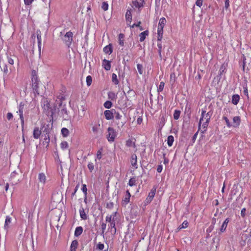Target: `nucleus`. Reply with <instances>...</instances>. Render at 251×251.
<instances>
[{
  "mask_svg": "<svg viewBox=\"0 0 251 251\" xmlns=\"http://www.w3.org/2000/svg\"><path fill=\"white\" fill-rule=\"evenodd\" d=\"M125 124V122H117V125L118 127H122L124 126Z\"/></svg>",
  "mask_w": 251,
  "mask_h": 251,
  "instance_id": "nucleus-60",
  "label": "nucleus"
},
{
  "mask_svg": "<svg viewBox=\"0 0 251 251\" xmlns=\"http://www.w3.org/2000/svg\"><path fill=\"white\" fill-rule=\"evenodd\" d=\"M211 113L210 112H206L205 110L202 109L201 115L199 123V129L201 130L202 133H204L208 126L211 117Z\"/></svg>",
  "mask_w": 251,
  "mask_h": 251,
  "instance_id": "nucleus-1",
  "label": "nucleus"
},
{
  "mask_svg": "<svg viewBox=\"0 0 251 251\" xmlns=\"http://www.w3.org/2000/svg\"><path fill=\"white\" fill-rule=\"evenodd\" d=\"M79 214L82 220H86L87 219V215L85 212L84 209L83 207L80 208Z\"/></svg>",
  "mask_w": 251,
  "mask_h": 251,
  "instance_id": "nucleus-24",
  "label": "nucleus"
},
{
  "mask_svg": "<svg viewBox=\"0 0 251 251\" xmlns=\"http://www.w3.org/2000/svg\"><path fill=\"white\" fill-rule=\"evenodd\" d=\"M157 47L158 48L159 54L161 55V49H162V45H161V43H157Z\"/></svg>",
  "mask_w": 251,
  "mask_h": 251,
  "instance_id": "nucleus-56",
  "label": "nucleus"
},
{
  "mask_svg": "<svg viewBox=\"0 0 251 251\" xmlns=\"http://www.w3.org/2000/svg\"><path fill=\"white\" fill-rule=\"evenodd\" d=\"M126 146L127 147H130L132 146L135 147V143L133 142L132 140L131 139H128L126 142Z\"/></svg>",
  "mask_w": 251,
  "mask_h": 251,
  "instance_id": "nucleus-41",
  "label": "nucleus"
},
{
  "mask_svg": "<svg viewBox=\"0 0 251 251\" xmlns=\"http://www.w3.org/2000/svg\"><path fill=\"white\" fill-rule=\"evenodd\" d=\"M104 245L100 243H99L97 245L98 248L100 250H102L104 249Z\"/></svg>",
  "mask_w": 251,
  "mask_h": 251,
  "instance_id": "nucleus-55",
  "label": "nucleus"
},
{
  "mask_svg": "<svg viewBox=\"0 0 251 251\" xmlns=\"http://www.w3.org/2000/svg\"><path fill=\"white\" fill-rule=\"evenodd\" d=\"M188 225L189 223L188 222V221L187 220H185L184 221H183L182 224L179 226L178 229H181L182 228H185L188 226Z\"/></svg>",
  "mask_w": 251,
  "mask_h": 251,
  "instance_id": "nucleus-32",
  "label": "nucleus"
},
{
  "mask_svg": "<svg viewBox=\"0 0 251 251\" xmlns=\"http://www.w3.org/2000/svg\"><path fill=\"white\" fill-rule=\"evenodd\" d=\"M92 83V77L91 75H88L86 77V84L88 86L91 85Z\"/></svg>",
  "mask_w": 251,
  "mask_h": 251,
  "instance_id": "nucleus-38",
  "label": "nucleus"
},
{
  "mask_svg": "<svg viewBox=\"0 0 251 251\" xmlns=\"http://www.w3.org/2000/svg\"><path fill=\"white\" fill-rule=\"evenodd\" d=\"M103 105L105 108L109 109L111 107L112 103L110 101L107 100L104 103Z\"/></svg>",
  "mask_w": 251,
  "mask_h": 251,
  "instance_id": "nucleus-44",
  "label": "nucleus"
},
{
  "mask_svg": "<svg viewBox=\"0 0 251 251\" xmlns=\"http://www.w3.org/2000/svg\"><path fill=\"white\" fill-rule=\"evenodd\" d=\"M102 149L99 150L97 152V158L100 160L102 157Z\"/></svg>",
  "mask_w": 251,
  "mask_h": 251,
  "instance_id": "nucleus-43",
  "label": "nucleus"
},
{
  "mask_svg": "<svg viewBox=\"0 0 251 251\" xmlns=\"http://www.w3.org/2000/svg\"><path fill=\"white\" fill-rule=\"evenodd\" d=\"M130 197L125 195L124 199L122 200V203L123 205H126L130 201Z\"/></svg>",
  "mask_w": 251,
  "mask_h": 251,
  "instance_id": "nucleus-28",
  "label": "nucleus"
},
{
  "mask_svg": "<svg viewBox=\"0 0 251 251\" xmlns=\"http://www.w3.org/2000/svg\"><path fill=\"white\" fill-rule=\"evenodd\" d=\"M149 32L147 30L141 32L139 34V41L141 42H143L146 39V37L149 35Z\"/></svg>",
  "mask_w": 251,
  "mask_h": 251,
  "instance_id": "nucleus-16",
  "label": "nucleus"
},
{
  "mask_svg": "<svg viewBox=\"0 0 251 251\" xmlns=\"http://www.w3.org/2000/svg\"><path fill=\"white\" fill-rule=\"evenodd\" d=\"M78 241L76 240H73L70 246V251H76V250L78 247Z\"/></svg>",
  "mask_w": 251,
  "mask_h": 251,
  "instance_id": "nucleus-18",
  "label": "nucleus"
},
{
  "mask_svg": "<svg viewBox=\"0 0 251 251\" xmlns=\"http://www.w3.org/2000/svg\"><path fill=\"white\" fill-rule=\"evenodd\" d=\"M8 62L11 65L14 64V60L10 57H8Z\"/></svg>",
  "mask_w": 251,
  "mask_h": 251,
  "instance_id": "nucleus-62",
  "label": "nucleus"
},
{
  "mask_svg": "<svg viewBox=\"0 0 251 251\" xmlns=\"http://www.w3.org/2000/svg\"><path fill=\"white\" fill-rule=\"evenodd\" d=\"M37 40H38V46L39 49H41L42 45V37L41 36L37 33Z\"/></svg>",
  "mask_w": 251,
  "mask_h": 251,
  "instance_id": "nucleus-36",
  "label": "nucleus"
},
{
  "mask_svg": "<svg viewBox=\"0 0 251 251\" xmlns=\"http://www.w3.org/2000/svg\"><path fill=\"white\" fill-rule=\"evenodd\" d=\"M11 222V218L8 216H6L4 224L5 227H8L9 224H10Z\"/></svg>",
  "mask_w": 251,
  "mask_h": 251,
  "instance_id": "nucleus-34",
  "label": "nucleus"
},
{
  "mask_svg": "<svg viewBox=\"0 0 251 251\" xmlns=\"http://www.w3.org/2000/svg\"><path fill=\"white\" fill-rule=\"evenodd\" d=\"M117 214L118 213L116 211L110 215H107L105 217V221L108 223V230L113 235L115 234L117 231L116 222Z\"/></svg>",
  "mask_w": 251,
  "mask_h": 251,
  "instance_id": "nucleus-2",
  "label": "nucleus"
},
{
  "mask_svg": "<svg viewBox=\"0 0 251 251\" xmlns=\"http://www.w3.org/2000/svg\"><path fill=\"white\" fill-rule=\"evenodd\" d=\"M244 93L245 95H246L247 97H248L249 96V94H248V89L247 88H244Z\"/></svg>",
  "mask_w": 251,
  "mask_h": 251,
  "instance_id": "nucleus-64",
  "label": "nucleus"
},
{
  "mask_svg": "<svg viewBox=\"0 0 251 251\" xmlns=\"http://www.w3.org/2000/svg\"><path fill=\"white\" fill-rule=\"evenodd\" d=\"M60 147L62 150L66 149L68 148V144L66 141H63L60 144Z\"/></svg>",
  "mask_w": 251,
  "mask_h": 251,
  "instance_id": "nucleus-39",
  "label": "nucleus"
},
{
  "mask_svg": "<svg viewBox=\"0 0 251 251\" xmlns=\"http://www.w3.org/2000/svg\"><path fill=\"white\" fill-rule=\"evenodd\" d=\"M100 122L92 124V130L94 134H97L100 130Z\"/></svg>",
  "mask_w": 251,
  "mask_h": 251,
  "instance_id": "nucleus-5",
  "label": "nucleus"
},
{
  "mask_svg": "<svg viewBox=\"0 0 251 251\" xmlns=\"http://www.w3.org/2000/svg\"><path fill=\"white\" fill-rule=\"evenodd\" d=\"M108 134H107V139L109 142H112L114 141L117 135L116 132L113 128L109 127L107 129Z\"/></svg>",
  "mask_w": 251,
  "mask_h": 251,
  "instance_id": "nucleus-4",
  "label": "nucleus"
},
{
  "mask_svg": "<svg viewBox=\"0 0 251 251\" xmlns=\"http://www.w3.org/2000/svg\"><path fill=\"white\" fill-rule=\"evenodd\" d=\"M82 192H83L84 196L86 197L87 194V188L86 184H83L81 188Z\"/></svg>",
  "mask_w": 251,
  "mask_h": 251,
  "instance_id": "nucleus-47",
  "label": "nucleus"
},
{
  "mask_svg": "<svg viewBox=\"0 0 251 251\" xmlns=\"http://www.w3.org/2000/svg\"><path fill=\"white\" fill-rule=\"evenodd\" d=\"M20 119L21 120V126H22V127H23V126H24V117H22V118H20Z\"/></svg>",
  "mask_w": 251,
  "mask_h": 251,
  "instance_id": "nucleus-63",
  "label": "nucleus"
},
{
  "mask_svg": "<svg viewBox=\"0 0 251 251\" xmlns=\"http://www.w3.org/2000/svg\"><path fill=\"white\" fill-rule=\"evenodd\" d=\"M156 189H152L150 192L149 194V195L148 197L146 199V201L147 202H151L153 198H154L155 194Z\"/></svg>",
  "mask_w": 251,
  "mask_h": 251,
  "instance_id": "nucleus-13",
  "label": "nucleus"
},
{
  "mask_svg": "<svg viewBox=\"0 0 251 251\" xmlns=\"http://www.w3.org/2000/svg\"><path fill=\"white\" fill-rule=\"evenodd\" d=\"M62 40L68 47H70L73 41V32L71 31L67 32L62 38Z\"/></svg>",
  "mask_w": 251,
  "mask_h": 251,
  "instance_id": "nucleus-3",
  "label": "nucleus"
},
{
  "mask_svg": "<svg viewBox=\"0 0 251 251\" xmlns=\"http://www.w3.org/2000/svg\"><path fill=\"white\" fill-rule=\"evenodd\" d=\"M229 6V0H226L225 3V7L226 9H227Z\"/></svg>",
  "mask_w": 251,
  "mask_h": 251,
  "instance_id": "nucleus-61",
  "label": "nucleus"
},
{
  "mask_svg": "<svg viewBox=\"0 0 251 251\" xmlns=\"http://www.w3.org/2000/svg\"><path fill=\"white\" fill-rule=\"evenodd\" d=\"M112 47L111 44L106 46L103 48V51L107 54H110L112 52Z\"/></svg>",
  "mask_w": 251,
  "mask_h": 251,
  "instance_id": "nucleus-21",
  "label": "nucleus"
},
{
  "mask_svg": "<svg viewBox=\"0 0 251 251\" xmlns=\"http://www.w3.org/2000/svg\"><path fill=\"white\" fill-rule=\"evenodd\" d=\"M223 119L225 121L226 125L228 128H230L232 126V124L230 122L229 119L226 116H223Z\"/></svg>",
  "mask_w": 251,
  "mask_h": 251,
  "instance_id": "nucleus-33",
  "label": "nucleus"
},
{
  "mask_svg": "<svg viewBox=\"0 0 251 251\" xmlns=\"http://www.w3.org/2000/svg\"><path fill=\"white\" fill-rule=\"evenodd\" d=\"M101 234L104 235L106 227V224L104 223H102L101 225Z\"/></svg>",
  "mask_w": 251,
  "mask_h": 251,
  "instance_id": "nucleus-45",
  "label": "nucleus"
},
{
  "mask_svg": "<svg viewBox=\"0 0 251 251\" xmlns=\"http://www.w3.org/2000/svg\"><path fill=\"white\" fill-rule=\"evenodd\" d=\"M174 141V138L173 135H169L167 138V144L169 147H171L173 145Z\"/></svg>",
  "mask_w": 251,
  "mask_h": 251,
  "instance_id": "nucleus-26",
  "label": "nucleus"
},
{
  "mask_svg": "<svg viewBox=\"0 0 251 251\" xmlns=\"http://www.w3.org/2000/svg\"><path fill=\"white\" fill-rule=\"evenodd\" d=\"M50 142V134L48 131H47L46 133L44 134V138L43 141V144L46 146L47 148L49 146V143Z\"/></svg>",
  "mask_w": 251,
  "mask_h": 251,
  "instance_id": "nucleus-9",
  "label": "nucleus"
},
{
  "mask_svg": "<svg viewBox=\"0 0 251 251\" xmlns=\"http://www.w3.org/2000/svg\"><path fill=\"white\" fill-rule=\"evenodd\" d=\"M102 66L106 71H109L111 69V62L104 59L102 60Z\"/></svg>",
  "mask_w": 251,
  "mask_h": 251,
  "instance_id": "nucleus-10",
  "label": "nucleus"
},
{
  "mask_svg": "<svg viewBox=\"0 0 251 251\" xmlns=\"http://www.w3.org/2000/svg\"><path fill=\"white\" fill-rule=\"evenodd\" d=\"M164 85H165V83L163 81L160 82L159 87H158V89H157L158 92L162 91L164 89Z\"/></svg>",
  "mask_w": 251,
  "mask_h": 251,
  "instance_id": "nucleus-46",
  "label": "nucleus"
},
{
  "mask_svg": "<svg viewBox=\"0 0 251 251\" xmlns=\"http://www.w3.org/2000/svg\"><path fill=\"white\" fill-rule=\"evenodd\" d=\"M114 117H115V119L117 120H120L122 116L119 112H116L115 110H114Z\"/></svg>",
  "mask_w": 251,
  "mask_h": 251,
  "instance_id": "nucleus-40",
  "label": "nucleus"
},
{
  "mask_svg": "<svg viewBox=\"0 0 251 251\" xmlns=\"http://www.w3.org/2000/svg\"><path fill=\"white\" fill-rule=\"evenodd\" d=\"M126 19L127 25H130L132 21V15L130 10H127L126 14Z\"/></svg>",
  "mask_w": 251,
  "mask_h": 251,
  "instance_id": "nucleus-12",
  "label": "nucleus"
},
{
  "mask_svg": "<svg viewBox=\"0 0 251 251\" xmlns=\"http://www.w3.org/2000/svg\"><path fill=\"white\" fill-rule=\"evenodd\" d=\"M41 130H42L44 134L46 133L47 131H48V132L50 133V130L49 129V125H47L46 126H43Z\"/></svg>",
  "mask_w": 251,
  "mask_h": 251,
  "instance_id": "nucleus-48",
  "label": "nucleus"
},
{
  "mask_svg": "<svg viewBox=\"0 0 251 251\" xmlns=\"http://www.w3.org/2000/svg\"><path fill=\"white\" fill-rule=\"evenodd\" d=\"M106 207L110 210H111L114 207V203L113 202H109L106 203Z\"/></svg>",
  "mask_w": 251,
  "mask_h": 251,
  "instance_id": "nucleus-49",
  "label": "nucleus"
},
{
  "mask_svg": "<svg viewBox=\"0 0 251 251\" xmlns=\"http://www.w3.org/2000/svg\"><path fill=\"white\" fill-rule=\"evenodd\" d=\"M166 22H167V21L165 18H164V17L161 18L159 20V22L158 26L164 27L166 24Z\"/></svg>",
  "mask_w": 251,
  "mask_h": 251,
  "instance_id": "nucleus-29",
  "label": "nucleus"
},
{
  "mask_svg": "<svg viewBox=\"0 0 251 251\" xmlns=\"http://www.w3.org/2000/svg\"><path fill=\"white\" fill-rule=\"evenodd\" d=\"M144 0H136L133 1V5L136 7L140 8L143 6Z\"/></svg>",
  "mask_w": 251,
  "mask_h": 251,
  "instance_id": "nucleus-17",
  "label": "nucleus"
},
{
  "mask_svg": "<svg viewBox=\"0 0 251 251\" xmlns=\"http://www.w3.org/2000/svg\"><path fill=\"white\" fill-rule=\"evenodd\" d=\"M108 7H109V5H108L107 2L104 1L102 3L101 8L104 11H107L108 9Z\"/></svg>",
  "mask_w": 251,
  "mask_h": 251,
  "instance_id": "nucleus-37",
  "label": "nucleus"
},
{
  "mask_svg": "<svg viewBox=\"0 0 251 251\" xmlns=\"http://www.w3.org/2000/svg\"><path fill=\"white\" fill-rule=\"evenodd\" d=\"M163 167L162 165H159L157 167V171L158 173H161L162 171Z\"/></svg>",
  "mask_w": 251,
  "mask_h": 251,
  "instance_id": "nucleus-58",
  "label": "nucleus"
},
{
  "mask_svg": "<svg viewBox=\"0 0 251 251\" xmlns=\"http://www.w3.org/2000/svg\"><path fill=\"white\" fill-rule=\"evenodd\" d=\"M141 24V21H139L137 24H134L132 25L130 24V25H128L130 27V28H134V27H139L140 25Z\"/></svg>",
  "mask_w": 251,
  "mask_h": 251,
  "instance_id": "nucleus-52",
  "label": "nucleus"
},
{
  "mask_svg": "<svg viewBox=\"0 0 251 251\" xmlns=\"http://www.w3.org/2000/svg\"><path fill=\"white\" fill-rule=\"evenodd\" d=\"M164 27L158 26L157 28V40L161 41L163 38Z\"/></svg>",
  "mask_w": 251,
  "mask_h": 251,
  "instance_id": "nucleus-15",
  "label": "nucleus"
},
{
  "mask_svg": "<svg viewBox=\"0 0 251 251\" xmlns=\"http://www.w3.org/2000/svg\"><path fill=\"white\" fill-rule=\"evenodd\" d=\"M180 111L179 110H176L174 113V118L175 120H178L180 117Z\"/></svg>",
  "mask_w": 251,
  "mask_h": 251,
  "instance_id": "nucleus-35",
  "label": "nucleus"
},
{
  "mask_svg": "<svg viewBox=\"0 0 251 251\" xmlns=\"http://www.w3.org/2000/svg\"><path fill=\"white\" fill-rule=\"evenodd\" d=\"M88 168L89 171L91 172H92L93 171L94 169V166L93 163H92V162L89 163L88 164Z\"/></svg>",
  "mask_w": 251,
  "mask_h": 251,
  "instance_id": "nucleus-50",
  "label": "nucleus"
},
{
  "mask_svg": "<svg viewBox=\"0 0 251 251\" xmlns=\"http://www.w3.org/2000/svg\"><path fill=\"white\" fill-rule=\"evenodd\" d=\"M240 99L239 95H233L232 97V103L234 105H237Z\"/></svg>",
  "mask_w": 251,
  "mask_h": 251,
  "instance_id": "nucleus-20",
  "label": "nucleus"
},
{
  "mask_svg": "<svg viewBox=\"0 0 251 251\" xmlns=\"http://www.w3.org/2000/svg\"><path fill=\"white\" fill-rule=\"evenodd\" d=\"M38 179L41 183L45 184L46 181V176L43 173H39L38 175Z\"/></svg>",
  "mask_w": 251,
  "mask_h": 251,
  "instance_id": "nucleus-22",
  "label": "nucleus"
},
{
  "mask_svg": "<svg viewBox=\"0 0 251 251\" xmlns=\"http://www.w3.org/2000/svg\"><path fill=\"white\" fill-rule=\"evenodd\" d=\"M124 34L123 33H120L118 36L119 44L121 46H124Z\"/></svg>",
  "mask_w": 251,
  "mask_h": 251,
  "instance_id": "nucleus-25",
  "label": "nucleus"
},
{
  "mask_svg": "<svg viewBox=\"0 0 251 251\" xmlns=\"http://www.w3.org/2000/svg\"><path fill=\"white\" fill-rule=\"evenodd\" d=\"M83 228L82 226H77L75 228L74 235L76 237L80 236L83 232Z\"/></svg>",
  "mask_w": 251,
  "mask_h": 251,
  "instance_id": "nucleus-19",
  "label": "nucleus"
},
{
  "mask_svg": "<svg viewBox=\"0 0 251 251\" xmlns=\"http://www.w3.org/2000/svg\"><path fill=\"white\" fill-rule=\"evenodd\" d=\"M136 179L135 177L131 178L128 181V185L132 187L136 185Z\"/></svg>",
  "mask_w": 251,
  "mask_h": 251,
  "instance_id": "nucleus-31",
  "label": "nucleus"
},
{
  "mask_svg": "<svg viewBox=\"0 0 251 251\" xmlns=\"http://www.w3.org/2000/svg\"><path fill=\"white\" fill-rule=\"evenodd\" d=\"M113 111H114V109L111 110H106L104 111V115L106 120H109L113 119L114 113H113Z\"/></svg>",
  "mask_w": 251,
  "mask_h": 251,
  "instance_id": "nucleus-8",
  "label": "nucleus"
},
{
  "mask_svg": "<svg viewBox=\"0 0 251 251\" xmlns=\"http://www.w3.org/2000/svg\"><path fill=\"white\" fill-rule=\"evenodd\" d=\"M241 124V118L240 116H235L233 118L232 126L235 128L238 127Z\"/></svg>",
  "mask_w": 251,
  "mask_h": 251,
  "instance_id": "nucleus-7",
  "label": "nucleus"
},
{
  "mask_svg": "<svg viewBox=\"0 0 251 251\" xmlns=\"http://www.w3.org/2000/svg\"><path fill=\"white\" fill-rule=\"evenodd\" d=\"M33 0H24V2L25 5H29L33 2Z\"/></svg>",
  "mask_w": 251,
  "mask_h": 251,
  "instance_id": "nucleus-59",
  "label": "nucleus"
},
{
  "mask_svg": "<svg viewBox=\"0 0 251 251\" xmlns=\"http://www.w3.org/2000/svg\"><path fill=\"white\" fill-rule=\"evenodd\" d=\"M41 130L39 129V128L38 127H35L34 128L33 132V136L34 138L35 139H39L41 134Z\"/></svg>",
  "mask_w": 251,
  "mask_h": 251,
  "instance_id": "nucleus-11",
  "label": "nucleus"
},
{
  "mask_svg": "<svg viewBox=\"0 0 251 251\" xmlns=\"http://www.w3.org/2000/svg\"><path fill=\"white\" fill-rule=\"evenodd\" d=\"M130 163L132 166L136 169L138 168L137 165V157L136 154H132L131 156Z\"/></svg>",
  "mask_w": 251,
  "mask_h": 251,
  "instance_id": "nucleus-6",
  "label": "nucleus"
},
{
  "mask_svg": "<svg viewBox=\"0 0 251 251\" xmlns=\"http://www.w3.org/2000/svg\"><path fill=\"white\" fill-rule=\"evenodd\" d=\"M19 113L20 118L24 117V115H23V107L20 106V107H19Z\"/></svg>",
  "mask_w": 251,
  "mask_h": 251,
  "instance_id": "nucleus-51",
  "label": "nucleus"
},
{
  "mask_svg": "<svg viewBox=\"0 0 251 251\" xmlns=\"http://www.w3.org/2000/svg\"><path fill=\"white\" fill-rule=\"evenodd\" d=\"M33 89L34 93H36L38 95L39 94L38 92V83L37 79H35V81L32 83Z\"/></svg>",
  "mask_w": 251,
  "mask_h": 251,
  "instance_id": "nucleus-23",
  "label": "nucleus"
},
{
  "mask_svg": "<svg viewBox=\"0 0 251 251\" xmlns=\"http://www.w3.org/2000/svg\"><path fill=\"white\" fill-rule=\"evenodd\" d=\"M61 132L62 136L64 137H67L69 134V130L65 127L62 128L61 129Z\"/></svg>",
  "mask_w": 251,
  "mask_h": 251,
  "instance_id": "nucleus-30",
  "label": "nucleus"
},
{
  "mask_svg": "<svg viewBox=\"0 0 251 251\" xmlns=\"http://www.w3.org/2000/svg\"><path fill=\"white\" fill-rule=\"evenodd\" d=\"M137 68L138 70V71L140 75H142L143 74V66L142 64H138L137 65Z\"/></svg>",
  "mask_w": 251,
  "mask_h": 251,
  "instance_id": "nucleus-42",
  "label": "nucleus"
},
{
  "mask_svg": "<svg viewBox=\"0 0 251 251\" xmlns=\"http://www.w3.org/2000/svg\"><path fill=\"white\" fill-rule=\"evenodd\" d=\"M246 209L245 208H243L241 210V216L242 217H245V215H246Z\"/></svg>",
  "mask_w": 251,
  "mask_h": 251,
  "instance_id": "nucleus-54",
  "label": "nucleus"
},
{
  "mask_svg": "<svg viewBox=\"0 0 251 251\" xmlns=\"http://www.w3.org/2000/svg\"><path fill=\"white\" fill-rule=\"evenodd\" d=\"M203 0H197L196 4L197 6L201 7L202 5Z\"/></svg>",
  "mask_w": 251,
  "mask_h": 251,
  "instance_id": "nucleus-53",
  "label": "nucleus"
},
{
  "mask_svg": "<svg viewBox=\"0 0 251 251\" xmlns=\"http://www.w3.org/2000/svg\"><path fill=\"white\" fill-rule=\"evenodd\" d=\"M112 81L115 85H118L119 83L117 75L114 73L112 75Z\"/></svg>",
  "mask_w": 251,
  "mask_h": 251,
  "instance_id": "nucleus-27",
  "label": "nucleus"
},
{
  "mask_svg": "<svg viewBox=\"0 0 251 251\" xmlns=\"http://www.w3.org/2000/svg\"><path fill=\"white\" fill-rule=\"evenodd\" d=\"M13 114L11 113L8 112L7 114L6 118L8 120H11L13 118Z\"/></svg>",
  "mask_w": 251,
  "mask_h": 251,
  "instance_id": "nucleus-57",
  "label": "nucleus"
},
{
  "mask_svg": "<svg viewBox=\"0 0 251 251\" xmlns=\"http://www.w3.org/2000/svg\"><path fill=\"white\" fill-rule=\"evenodd\" d=\"M229 222V218H226L225 220L223 223L220 228V233H223L225 232L226 230V228L227 226V224L228 222Z\"/></svg>",
  "mask_w": 251,
  "mask_h": 251,
  "instance_id": "nucleus-14",
  "label": "nucleus"
}]
</instances>
